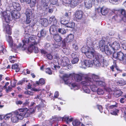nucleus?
<instances>
[{
  "label": "nucleus",
  "mask_w": 126,
  "mask_h": 126,
  "mask_svg": "<svg viewBox=\"0 0 126 126\" xmlns=\"http://www.w3.org/2000/svg\"><path fill=\"white\" fill-rule=\"evenodd\" d=\"M93 63L96 67L107 66V62L103 57L99 54L95 56L93 60Z\"/></svg>",
  "instance_id": "nucleus-1"
},
{
  "label": "nucleus",
  "mask_w": 126,
  "mask_h": 126,
  "mask_svg": "<svg viewBox=\"0 0 126 126\" xmlns=\"http://www.w3.org/2000/svg\"><path fill=\"white\" fill-rule=\"evenodd\" d=\"M30 41L31 42L32 44L29 47L28 50L31 52L33 51L35 53H37L39 50L37 47L35 46L37 44L38 42L35 40L32 36H30Z\"/></svg>",
  "instance_id": "nucleus-2"
},
{
  "label": "nucleus",
  "mask_w": 126,
  "mask_h": 126,
  "mask_svg": "<svg viewBox=\"0 0 126 126\" xmlns=\"http://www.w3.org/2000/svg\"><path fill=\"white\" fill-rule=\"evenodd\" d=\"M92 79L91 78L88 77L86 80L82 82L83 84H85V85L90 86V88L92 91L93 92H95L97 90V86L95 85V84L93 83V82L92 81Z\"/></svg>",
  "instance_id": "nucleus-3"
},
{
  "label": "nucleus",
  "mask_w": 126,
  "mask_h": 126,
  "mask_svg": "<svg viewBox=\"0 0 126 126\" xmlns=\"http://www.w3.org/2000/svg\"><path fill=\"white\" fill-rule=\"evenodd\" d=\"M87 48H88L85 55L87 58L90 59H92L94 57L95 58V56L97 55L98 54L95 51L93 48H89V47H87Z\"/></svg>",
  "instance_id": "nucleus-4"
},
{
  "label": "nucleus",
  "mask_w": 126,
  "mask_h": 126,
  "mask_svg": "<svg viewBox=\"0 0 126 126\" xmlns=\"http://www.w3.org/2000/svg\"><path fill=\"white\" fill-rule=\"evenodd\" d=\"M113 58L114 59H118L120 61H123L124 63H126V56H125L124 54L121 52H114L113 55Z\"/></svg>",
  "instance_id": "nucleus-5"
},
{
  "label": "nucleus",
  "mask_w": 126,
  "mask_h": 126,
  "mask_svg": "<svg viewBox=\"0 0 126 126\" xmlns=\"http://www.w3.org/2000/svg\"><path fill=\"white\" fill-rule=\"evenodd\" d=\"M70 75L65 74L63 76V80L66 84H69V86H72V87L71 88V89H74L75 90V88H77L78 87L75 83H72V81H70V80H69V79L70 78Z\"/></svg>",
  "instance_id": "nucleus-6"
},
{
  "label": "nucleus",
  "mask_w": 126,
  "mask_h": 126,
  "mask_svg": "<svg viewBox=\"0 0 126 126\" xmlns=\"http://www.w3.org/2000/svg\"><path fill=\"white\" fill-rule=\"evenodd\" d=\"M20 113L17 110L12 112V115L11 118V121L13 123H16L18 122L19 120H21L20 118Z\"/></svg>",
  "instance_id": "nucleus-7"
},
{
  "label": "nucleus",
  "mask_w": 126,
  "mask_h": 126,
  "mask_svg": "<svg viewBox=\"0 0 126 126\" xmlns=\"http://www.w3.org/2000/svg\"><path fill=\"white\" fill-rule=\"evenodd\" d=\"M81 63L82 65L80 66V67L84 69H85L86 67L83 66V65H84L88 67H91L93 65V61L90 60H85L82 62Z\"/></svg>",
  "instance_id": "nucleus-8"
},
{
  "label": "nucleus",
  "mask_w": 126,
  "mask_h": 126,
  "mask_svg": "<svg viewBox=\"0 0 126 126\" xmlns=\"http://www.w3.org/2000/svg\"><path fill=\"white\" fill-rule=\"evenodd\" d=\"M7 40L9 42V46L12 48V50L15 51V50L18 48V47L13 43L12 39L10 36H8Z\"/></svg>",
  "instance_id": "nucleus-9"
},
{
  "label": "nucleus",
  "mask_w": 126,
  "mask_h": 126,
  "mask_svg": "<svg viewBox=\"0 0 126 126\" xmlns=\"http://www.w3.org/2000/svg\"><path fill=\"white\" fill-rule=\"evenodd\" d=\"M29 36V35L27 33H26L25 34V35L24 36V39L22 40L23 43V45L22 46V44H19V46H18V47H22L23 48H26L25 46L24 47V46L26 43H28L30 41Z\"/></svg>",
  "instance_id": "nucleus-10"
},
{
  "label": "nucleus",
  "mask_w": 126,
  "mask_h": 126,
  "mask_svg": "<svg viewBox=\"0 0 126 126\" xmlns=\"http://www.w3.org/2000/svg\"><path fill=\"white\" fill-rule=\"evenodd\" d=\"M8 23L4 22L3 25V28L4 30L5 31L6 33L11 34V29L10 25Z\"/></svg>",
  "instance_id": "nucleus-11"
},
{
  "label": "nucleus",
  "mask_w": 126,
  "mask_h": 126,
  "mask_svg": "<svg viewBox=\"0 0 126 126\" xmlns=\"http://www.w3.org/2000/svg\"><path fill=\"white\" fill-rule=\"evenodd\" d=\"M11 13H7V12H4L2 13L3 16L4 18L5 21L6 23H9L11 20V18L10 16Z\"/></svg>",
  "instance_id": "nucleus-12"
},
{
  "label": "nucleus",
  "mask_w": 126,
  "mask_h": 126,
  "mask_svg": "<svg viewBox=\"0 0 126 126\" xmlns=\"http://www.w3.org/2000/svg\"><path fill=\"white\" fill-rule=\"evenodd\" d=\"M105 41L104 40L100 41L99 43V46L100 50L102 52H104V49L108 47V46L105 44Z\"/></svg>",
  "instance_id": "nucleus-13"
},
{
  "label": "nucleus",
  "mask_w": 126,
  "mask_h": 126,
  "mask_svg": "<svg viewBox=\"0 0 126 126\" xmlns=\"http://www.w3.org/2000/svg\"><path fill=\"white\" fill-rule=\"evenodd\" d=\"M83 16V12L81 11H78L76 12L75 15V17L76 19L78 20L81 19Z\"/></svg>",
  "instance_id": "nucleus-14"
},
{
  "label": "nucleus",
  "mask_w": 126,
  "mask_h": 126,
  "mask_svg": "<svg viewBox=\"0 0 126 126\" xmlns=\"http://www.w3.org/2000/svg\"><path fill=\"white\" fill-rule=\"evenodd\" d=\"M114 50H117L119 49L120 48L119 43L117 42H115L111 45L110 46Z\"/></svg>",
  "instance_id": "nucleus-15"
},
{
  "label": "nucleus",
  "mask_w": 126,
  "mask_h": 126,
  "mask_svg": "<svg viewBox=\"0 0 126 126\" xmlns=\"http://www.w3.org/2000/svg\"><path fill=\"white\" fill-rule=\"evenodd\" d=\"M98 10H100V12L102 15H105L109 12V9L105 7H103L101 9H98Z\"/></svg>",
  "instance_id": "nucleus-16"
},
{
  "label": "nucleus",
  "mask_w": 126,
  "mask_h": 126,
  "mask_svg": "<svg viewBox=\"0 0 126 126\" xmlns=\"http://www.w3.org/2000/svg\"><path fill=\"white\" fill-rule=\"evenodd\" d=\"M70 63L69 59L66 57H64L62 60L61 64L63 66H67Z\"/></svg>",
  "instance_id": "nucleus-17"
},
{
  "label": "nucleus",
  "mask_w": 126,
  "mask_h": 126,
  "mask_svg": "<svg viewBox=\"0 0 126 126\" xmlns=\"http://www.w3.org/2000/svg\"><path fill=\"white\" fill-rule=\"evenodd\" d=\"M80 0H70V3H66V4H70V6L73 7L76 6L78 4Z\"/></svg>",
  "instance_id": "nucleus-18"
},
{
  "label": "nucleus",
  "mask_w": 126,
  "mask_h": 126,
  "mask_svg": "<svg viewBox=\"0 0 126 126\" xmlns=\"http://www.w3.org/2000/svg\"><path fill=\"white\" fill-rule=\"evenodd\" d=\"M84 4L85 7L87 9H89L92 7V2L90 0H84Z\"/></svg>",
  "instance_id": "nucleus-19"
},
{
  "label": "nucleus",
  "mask_w": 126,
  "mask_h": 126,
  "mask_svg": "<svg viewBox=\"0 0 126 126\" xmlns=\"http://www.w3.org/2000/svg\"><path fill=\"white\" fill-rule=\"evenodd\" d=\"M20 118L22 119V120L23 119L24 117H28L30 116V115L31 114L30 113L28 112V111L27 110L26 113H20Z\"/></svg>",
  "instance_id": "nucleus-20"
},
{
  "label": "nucleus",
  "mask_w": 126,
  "mask_h": 126,
  "mask_svg": "<svg viewBox=\"0 0 126 126\" xmlns=\"http://www.w3.org/2000/svg\"><path fill=\"white\" fill-rule=\"evenodd\" d=\"M27 17L29 18L32 16V10L29 8H27L25 13Z\"/></svg>",
  "instance_id": "nucleus-21"
},
{
  "label": "nucleus",
  "mask_w": 126,
  "mask_h": 126,
  "mask_svg": "<svg viewBox=\"0 0 126 126\" xmlns=\"http://www.w3.org/2000/svg\"><path fill=\"white\" fill-rule=\"evenodd\" d=\"M11 16L14 18L16 19H18L20 16V14L18 12L16 11H12L11 13Z\"/></svg>",
  "instance_id": "nucleus-22"
},
{
  "label": "nucleus",
  "mask_w": 126,
  "mask_h": 126,
  "mask_svg": "<svg viewBox=\"0 0 126 126\" xmlns=\"http://www.w3.org/2000/svg\"><path fill=\"white\" fill-rule=\"evenodd\" d=\"M12 6L17 11H20L21 10V7L19 3L13 2L12 3Z\"/></svg>",
  "instance_id": "nucleus-23"
},
{
  "label": "nucleus",
  "mask_w": 126,
  "mask_h": 126,
  "mask_svg": "<svg viewBox=\"0 0 126 126\" xmlns=\"http://www.w3.org/2000/svg\"><path fill=\"white\" fill-rule=\"evenodd\" d=\"M118 12L124 15L123 17V20L124 22H126V11L123 9L119 10Z\"/></svg>",
  "instance_id": "nucleus-24"
},
{
  "label": "nucleus",
  "mask_w": 126,
  "mask_h": 126,
  "mask_svg": "<svg viewBox=\"0 0 126 126\" xmlns=\"http://www.w3.org/2000/svg\"><path fill=\"white\" fill-rule=\"evenodd\" d=\"M72 124L74 126H85L83 124L81 123L80 121L77 120H74Z\"/></svg>",
  "instance_id": "nucleus-25"
},
{
  "label": "nucleus",
  "mask_w": 126,
  "mask_h": 126,
  "mask_svg": "<svg viewBox=\"0 0 126 126\" xmlns=\"http://www.w3.org/2000/svg\"><path fill=\"white\" fill-rule=\"evenodd\" d=\"M49 20L50 22L53 23V25H55L57 24V21L54 16H52L50 17Z\"/></svg>",
  "instance_id": "nucleus-26"
},
{
  "label": "nucleus",
  "mask_w": 126,
  "mask_h": 126,
  "mask_svg": "<svg viewBox=\"0 0 126 126\" xmlns=\"http://www.w3.org/2000/svg\"><path fill=\"white\" fill-rule=\"evenodd\" d=\"M27 3H30V7H32L34 6L36 3V0H27Z\"/></svg>",
  "instance_id": "nucleus-27"
},
{
  "label": "nucleus",
  "mask_w": 126,
  "mask_h": 126,
  "mask_svg": "<svg viewBox=\"0 0 126 126\" xmlns=\"http://www.w3.org/2000/svg\"><path fill=\"white\" fill-rule=\"evenodd\" d=\"M61 118L63 121H64L66 122L67 124H68L69 122L72 121L73 119V118L69 119L68 117L66 116H64L63 118Z\"/></svg>",
  "instance_id": "nucleus-28"
},
{
  "label": "nucleus",
  "mask_w": 126,
  "mask_h": 126,
  "mask_svg": "<svg viewBox=\"0 0 126 126\" xmlns=\"http://www.w3.org/2000/svg\"><path fill=\"white\" fill-rule=\"evenodd\" d=\"M104 52L108 55H110L113 52L114 50L113 49L111 50L108 48V47H107L104 49Z\"/></svg>",
  "instance_id": "nucleus-29"
},
{
  "label": "nucleus",
  "mask_w": 126,
  "mask_h": 126,
  "mask_svg": "<svg viewBox=\"0 0 126 126\" xmlns=\"http://www.w3.org/2000/svg\"><path fill=\"white\" fill-rule=\"evenodd\" d=\"M53 37L54 39L57 42H60L61 41L62 38L61 36L58 34L54 35Z\"/></svg>",
  "instance_id": "nucleus-30"
},
{
  "label": "nucleus",
  "mask_w": 126,
  "mask_h": 126,
  "mask_svg": "<svg viewBox=\"0 0 126 126\" xmlns=\"http://www.w3.org/2000/svg\"><path fill=\"white\" fill-rule=\"evenodd\" d=\"M41 23L44 27H46L48 25L47 20L45 18H44L41 20Z\"/></svg>",
  "instance_id": "nucleus-31"
},
{
  "label": "nucleus",
  "mask_w": 126,
  "mask_h": 126,
  "mask_svg": "<svg viewBox=\"0 0 126 126\" xmlns=\"http://www.w3.org/2000/svg\"><path fill=\"white\" fill-rule=\"evenodd\" d=\"M56 25H53L50 26L49 29V31L50 33L54 32L56 31L58 27L56 26Z\"/></svg>",
  "instance_id": "nucleus-32"
},
{
  "label": "nucleus",
  "mask_w": 126,
  "mask_h": 126,
  "mask_svg": "<svg viewBox=\"0 0 126 126\" xmlns=\"http://www.w3.org/2000/svg\"><path fill=\"white\" fill-rule=\"evenodd\" d=\"M46 32L44 29H42L38 33L37 35L39 37H44L46 35Z\"/></svg>",
  "instance_id": "nucleus-33"
},
{
  "label": "nucleus",
  "mask_w": 126,
  "mask_h": 126,
  "mask_svg": "<svg viewBox=\"0 0 126 126\" xmlns=\"http://www.w3.org/2000/svg\"><path fill=\"white\" fill-rule=\"evenodd\" d=\"M122 92L120 90H118L114 91L113 94L115 97H118L122 95Z\"/></svg>",
  "instance_id": "nucleus-34"
},
{
  "label": "nucleus",
  "mask_w": 126,
  "mask_h": 126,
  "mask_svg": "<svg viewBox=\"0 0 126 126\" xmlns=\"http://www.w3.org/2000/svg\"><path fill=\"white\" fill-rule=\"evenodd\" d=\"M49 7L48 4L47 3H43L42 5V10L45 12H47L48 9Z\"/></svg>",
  "instance_id": "nucleus-35"
},
{
  "label": "nucleus",
  "mask_w": 126,
  "mask_h": 126,
  "mask_svg": "<svg viewBox=\"0 0 126 126\" xmlns=\"http://www.w3.org/2000/svg\"><path fill=\"white\" fill-rule=\"evenodd\" d=\"M74 77L75 80L77 81H79L82 80L81 76L78 74H75Z\"/></svg>",
  "instance_id": "nucleus-36"
},
{
  "label": "nucleus",
  "mask_w": 126,
  "mask_h": 126,
  "mask_svg": "<svg viewBox=\"0 0 126 126\" xmlns=\"http://www.w3.org/2000/svg\"><path fill=\"white\" fill-rule=\"evenodd\" d=\"M92 81H96L97 80H98L99 79L100 77L99 76L96 75L94 74H93L92 75Z\"/></svg>",
  "instance_id": "nucleus-37"
},
{
  "label": "nucleus",
  "mask_w": 126,
  "mask_h": 126,
  "mask_svg": "<svg viewBox=\"0 0 126 126\" xmlns=\"http://www.w3.org/2000/svg\"><path fill=\"white\" fill-rule=\"evenodd\" d=\"M116 82L118 85L120 86L124 85L126 84L125 81L123 79L117 81Z\"/></svg>",
  "instance_id": "nucleus-38"
},
{
  "label": "nucleus",
  "mask_w": 126,
  "mask_h": 126,
  "mask_svg": "<svg viewBox=\"0 0 126 126\" xmlns=\"http://www.w3.org/2000/svg\"><path fill=\"white\" fill-rule=\"evenodd\" d=\"M12 68L13 69H16V72H18L19 70L20 69L18 67V65L17 64H13L12 67Z\"/></svg>",
  "instance_id": "nucleus-39"
},
{
  "label": "nucleus",
  "mask_w": 126,
  "mask_h": 126,
  "mask_svg": "<svg viewBox=\"0 0 126 126\" xmlns=\"http://www.w3.org/2000/svg\"><path fill=\"white\" fill-rule=\"evenodd\" d=\"M93 83L97 84L98 85H104L105 83L101 81L97 80L96 81H94Z\"/></svg>",
  "instance_id": "nucleus-40"
},
{
  "label": "nucleus",
  "mask_w": 126,
  "mask_h": 126,
  "mask_svg": "<svg viewBox=\"0 0 126 126\" xmlns=\"http://www.w3.org/2000/svg\"><path fill=\"white\" fill-rule=\"evenodd\" d=\"M84 84V86H83V91L85 93H89L90 92V90L89 89L88 87L86 86V85Z\"/></svg>",
  "instance_id": "nucleus-41"
},
{
  "label": "nucleus",
  "mask_w": 126,
  "mask_h": 126,
  "mask_svg": "<svg viewBox=\"0 0 126 126\" xmlns=\"http://www.w3.org/2000/svg\"><path fill=\"white\" fill-rule=\"evenodd\" d=\"M59 32L62 34H64L66 33L65 29L64 28H59L58 30Z\"/></svg>",
  "instance_id": "nucleus-42"
},
{
  "label": "nucleus",
  "mask_w": 126,
  "mask_h": 126,
  "mask_svg": "<svg viewBox=\"0 0 126 126\" xmlns=\"http://www.w3.org/2000/svg\"><path fill=\"white\" fill-rule=\"evenodd\" d=\"M75 26V24L73 22H68V23L67 24L66 26L69 28H73Z\"/></svg>",
  "instance_id": "nucleus-43"
},
{
  "label": "nucleus",
  "mask_w": 126,
  "mask_h": 126,
  "mask_svg": "<svg viewBox=\"0 0 126 126\" xmlns=\"http://www.w3.org/2000/svg\"><path fill=\"white\" fill-rule=\"evenodd\" d=\"M68 21L65 19H64L63 18H61V23L63 25H66L67 23H68Z\"/></svg>",
  "instance_id": "nucleus-44"
},
{
  "label": "nucleus",
  "mask_w": 126,
  "mask_h": 126,
  "mask_svg": "<svg viewBox=\"0 0 126 126\" xmlns=\"http://www.w3.org/2000/svg\"><path fill=\"white\" fill-rule=\"evenodd\" d=\"M45 83V80L44 79L42 78L40 79L39 81H36V83L38 84L39 85V84H43Z\"/></svg>",
  "instance_id": "nucleus-45"
},
{
  "label": "nucleus",
  "mask_w": 126,
  "mask_h": 126,
  "mask_svg": "<svg viewBox=\"0 0 126 126\" xmlns=\"http://www.w3.org/2000/svg\"><path fill=\"white\" fill-rule=\"evenodd\" d=\"M96 91L97 94L99 95H102L104 93V91L100 89H98Z\"/></svg>",
  "instance_id": "nucleus-46"
},
{
  "label": "nucleus",
  "mask_w": 126,
  "mask_h": 126,
  "mask_svg": "<svg viewBox=\"0 0 126 126\" xmlns=\"http://www.w3.org/2000/svg\"><path fill=\"white\" fill-rule=\"evenodd\" d=\"M74 38V35L71 34L69 35L67 39L69 41L68 42H70L72 41Z\"/></svg>",
  "instance_id": "nucleus-47"
},
{
  "label": "nucleus",
  "mask_w": 126,
  "mask_h": 126,
  "mask_svg": "<svg viewBox=\"0 0 126 126\" xmlns=\"http://www.w3.org/2000/svg\"><path fill=\"white\" fill-rule=\"evenodd\" d=\"M87 47L88 46L86 47H82L81 49V52L84 53L86 55V53L87 52Z\"/></svg>",
  "instance_id": "nucleus-48"
},
{
  "label": "nucleus",
  "mask_w": 126,
  "mask_h": 126,
  "mask_svg": "<svg viewBox=\"0 0 126 126\" xmlns=\"http://www.w3.org/2000/svg\"><path fill=\"white\" fill-rule=\"evenodd\" d=\"M12 113H9L6 114L4 117V119H8L10 117L12 116Z\"/></svg>",
  "instance_id": "nucleus-49"
},
{
  "label": "nucleus",
  "mask_w": 126,
  "mask_h": 126,
  "mask_svg": "<svg viewBox=\"0 0 126 126\" xmlns=\"http://www.w3.org/2000/svg\"><path fill=\"white\" fill-rule=\"evenodd\" d=\"M109 2L113 4H117L119 0H109Z\"/></svg>",
  "instance_id": "nucleus-50"
},
{
  "label": "nucleus",
  "mask_w": 126,
  "mask_h": 126,
  "mask_svg": "<svg viewBox=\"0 0 126 126\" xmlns=\"http://www.w3.org/2000/svg\"><path fill=\"white\" fill-rule=\"evenodd\" d=\"M79 61V59L78 58H76L73 59L72 60L71 62L73 64H75L77 63Z\"/></svg>",
  "instance_id": "nucleus-51"
},
{
  "label": "nucleus",
  "mask_w": 126,
  "mask_h": 126,
  "mask_svg": "<svg viewBox=\"0 0 126 126\" xmlns=\"http://www.w3.org/2000/svg\"><path fill=\"white\" fill-rule=\"evenodd\" d=\"M25 81H26V82H27L28 80L26 79H24L22 80L19 81L18 82L17 84L18 85H21L22 84L24 83Z\"/></svg>",
  "instance_id": "nucleus-52"
},
{
  "label": "nucleus",
  "mask_w": 126,
  "mask_h": 126,
  "mask_svg": "<svg viewBox=\"0 0 126 126\" xmlns=\"http://www.w3.org/2000/svg\"><path fill=\"white\" fill-rule=\"evenodd\" d=\"M126 95H125L124 97L121 98L120 100V102L122 103H124L125 101L126 100Z\"/></svg>",
  "instance_id": "nucleus-53"
},
{
  "label": "nucleus",
  "mask_w": 126,
  "mask_h": 126,
  "mask_svg": "<svg viewBox=\"0 0 126 126\" xmlns=\"http://www.w3.org/2000/svg\"><path fill=\"white\" fill-rule=\"evenodd\" d=\"M78 55L77 53L75 52H74L71 54V57L73 59L78 58Z\"/></svg>",
  "instance_id": "nucleus-54"
},
{
  "label": "nucleus",
  "mask_w": 126,
  "mask_h": 126,
  "mask_svg": "<svg viewBox=\"0 0 126 126\" xmlns=\"http://www.w3.org/2000/svg\"><path fill=\"white\" fill-rule=\"evenodd\" d=\"M35 108H31L30 109L28 110V112H29L32 114L35 112Z\"/></svg>",
  "instance_id": "nucleus-55"
},
{
  "label": "nucleus",
  "mask_w": 126,
  "mask_h": 126,
  "mask_svg": "<svg viewBox=\"0 0 126 126\" xmlns=\"http://www.w3.org/2000/svg\"><path fill=\"white\" fill-rule=\"evenodd\" d=\"M46 73H48L50 75L52 74V72L50 69L49 68H47L46 69Z\"/></svg>",
  "instance_id": "nucleus-56"
},
{
  "label": "nucleus",
  "mask_w": 126,
  "mask_h": 126,
  "mask_svg": "<svg viewBox=\"0 0 126 126\" xmlns=\"http://www.w3.org/2000/svg\"><path fill=\"white\" fill-rule=\"evenodd\" d=\"M122 45L123 48L125 50H126V40L123 41L122 43Z\"/></svg>",
  "instance_id": "nucleus-57"
},
{
  "label": "nucleus",
  "mask_w": 126,
  "mask_h": 126,
  "mask_svg": "<svg viewBox=\"0 0 126 126\" xmlns=\"http://www.w3.org/2000/svg\"><path fill=\"white\" fill-rule=\"evenodd\" d=\"M47 56L48 59L51 60L53 58L52 55L50 54H48L47 55Z\"/></svg>",
  "instance_id": "nucleus-58"
},
{
  "label": "nucleus",
  "mask_w": 126,
  "mask_h": 126,
  "mask_svg": "<svg viewBox=\"0 0 126 126\" xmlns=\"http://www.w3.org/2000/svg\"><path fill=\"white\" fill-rule=\"evenodd\" d=\"M50 1L51 3L53 5L56 4L58 1V0H50Z\"/></svg>",
  "instance_id": "nucleus-59"
},
{
  "label": "nucleus",
  "mask_w": 126,
  "mask_h": 126,
  "mask_svg": "<svg viewBox=\"0 0 126 126\" xmlns=\"http://www.w3.org/2000/svg\"><path fill=\"white\" fill-rule=\"evenodd\" d=\"M27 110V108L20 109H19V112H23L26 111Z\"/></svg>",
  "instance_id": "nucleus-60"
},
{
  "label": "nucleus",
  "mask_w": 126,
  "mask_h": 126,
  "mask_svg": "<svg viewBox=\"0 0 126 126\" xmlns=\"http://www.w3.org/2000/svg\"><path fill=\"white\" fill-rule=\"evenodd\" d=\"M12 90V88L9 86L8 87V88L6 89V92L7 93H8L9 92L11 91Z\"/></svg>",
  "instance_id": "nucleus-61"
},
{
  "label": "nucleus",
  "mask_w": 126,
  "mask_h": 126,
  "mask_svg": "<svg viewBox=\"0 0 126 126\" xmlns=\"http://www.w3.org/2000/svg\"><path fill=\"white\" fill-rule=\"evenodd\" d=\"M117 107V106L116 105H112L110 106L109 108L110 109H115Z\"/></svg>",
  "instance_id": "nucleus-62"
},
{
  "label": "nucleus",
  "mask_w": 126,
  "mask_h": 126,
  "mask_svg": "<svg viewBox=\"0 0 126 126\" xmlns=\"http://www.w3.org/2000/svg\"><path fill=\"white\" fill-rule=\"evenodd\" d=\"M97 108L98 110H99L100 112L102 113V107L101 106H97Z\"/></svg>",
  "instance_id": "nucleus-63"
},
{
  "label": "nucleus",
  "mask_w": 126,
  "mask_h": 126,
  "mask_svg": "<svg viewBox=\"0 0 126 126\" xmlns=\"http://www.w3.org/2000/svg\"><path fill=\"white\" fill-rule=\"evenodd\" d=\"M23 103V102L20 100H17L16 102V104L17 105H21Z\"/></svg>",
  "instance_id": "nucleus-64"
}]
</instances>
